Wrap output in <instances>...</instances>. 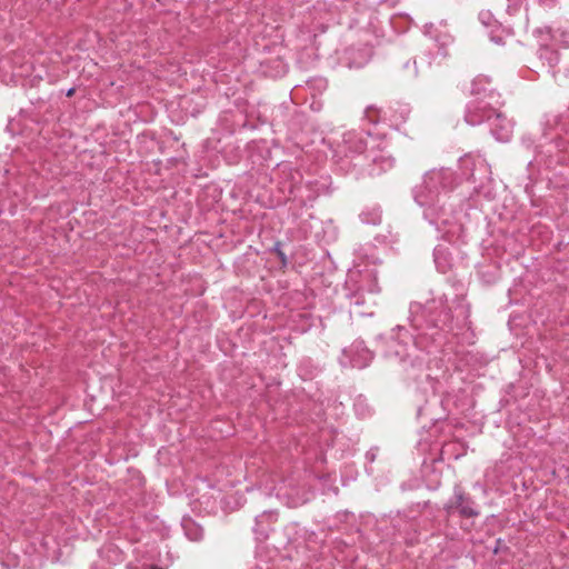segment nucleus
I'll return each mask as SVG.
<instances>
[{"label":"nucleus","mask_w":569,"mask_h":569,"mask_svg":"<svg viewBox=\"0 0 569 569\" xmlns=\"http://www.w3.org/2000/svg\"><path fill=\"white\" fill-rule=\"evenodd\" d=\"M443 509L448 516L459 513L463 518H472L479 515L475 501L460 486L455 487L453 495Z\"/></svg>","instance_id":"f257e3e1"},{"label":"nucleus","mask_w":569,"mask_h":569,"mask_svg":"<svg viewBox=\"0 0 569 569\" xmlns=\"http://www.w3.org/2000/svg\"><path fill=\"white\" fill-rule=\"evenodd\" d=\"M495 116L498 117V113L493 106L483 99H479L468 108L466 120L476 126L485 120H490Z\"/></svg>","instance_id":"f03ea898"},{"label":"nucleus","mask_w":569,"mask_h":569,"mask_svg":"<svg viewBox=\"0 0 569 569\" xmlns=\"http://www.w3.org/2000/svg\"><path fill=\"white\" fill-rule=\"evenodd\" d=\"M342 148L346 156L361 154L367 149V141L362 132L348 131L342 138Z\"/></svg>","instance_id":"7ed1b4c3"},{"label":"nucleus","mask_w":569,"mask_h":569,"mask_svg":"<svg viewBox=\"0 0 569 569\" xmlns=\"http://www.w3.org/2000/svg\"><path fill=\"white\" fill-rule=\"evenodd\" d=\"M459 168L461 176L468 181L478 182L480 179L476 174V170L480 168L483 172L486 171V164L481 159H475L471 156H465L459 160Z\"/></svg>","instance_id":"20e7f679"},{"label":"nucleus","mask_w":569,"mask_h":569,"mask_svg":"<svg viewBox=\"0 0 569 569\" xmlns=\"http://www.w3.org/2000/svg\"><path fill=\"white\" fill-rule=\"evenodd\" d=\"M348 66L350 68H362L366 66L372 57V48L363 46L361 48H350L347 51Z\"/></svg>","instance_id":"39448f33"},{"label":"nucleus","mask_w":569,"mask_h":569,"mask_svg":"<svg viewBox=\"0 0 569 569\" xmlns=\"http://www.w3.org/2000/svg\"><path fill=\"white\" fill-rule=\"evenodd\" d=\"M433 260L436 263L437 269L446 273L451 269V254L449 252V249L443 246L442 243L438 244L433 250Z\"/></svg>","instance_id":"423d86ee"},{"label":"nucleus","mask_w":569,"mask_h":569,"mask_svg":"<svg viewBox=\"0 0 569 569\" xmlns=\"http://www.w3.org/2000/svg\"><path fill=\"white\" fill-rule=\"evenodd\" d=\"M487 84H491V80L486 76H479L476 78V80L472 83V92L476 94H483V97L487 96V91L492 93L495 89H488Z\"/></svg>","instance_id":"0eeeda50"},{"label":"nucleus","mask_w":569,"mask_h":569,"mask_svg":"<svg viewBox=\"0 0 569 569\" xmlns=\"http://www.w3.org/2000/svg\"><path fill=\"white\" fill-rule=\"evenodd\" d=\"M479 20L487 28L492 27L496 23L495 16L488 10H483L479 13Z\"/></svg>","instance_id":"6e6552de"},{"label":"nucleus","mask_w":569,"mask_h":569,"mask_svg":"<svg viewBox=\"0 0 569 569\" xmlns=\"http://www.w3.org/2000/svg\"><path fill=\"white\" fill-rule=\"evenodd\" d=\"M371 161L373 163H380L381 168L383 170L391 168L393 166V162H395V160L392 158H390V157H380V158L372 157Z\"/></svg>","instance_id":"1a4fd4ad"},{"label":"nucleus","mask_w":569,"mask_h":569,"mask_svg":"<svg viewBox=\"0 0 569 569\" xmlns=\"http://www.w3.org/2000/svg\"><path fill=\"white\" fill-rule=\"evenodd\" d=\"M187 536L190 540L199 541L203 537V530L192 525V528L187 529Z\"/></svg>","instance_id":"9d476101"},{"label":"nucleus","mask_w":569,"mask_h":569,"mask_svg":"<svg viewBox=\"0 0 569 569\" xmlns=\"http://www.w3.org/2000/svg\"><path fill=\"white\" fill-rule=\"evenodd\" d=\"M272 251L277 254V257L280 259L281 264L286 267L288 264V259L286 253L281 250V243L277 242L272 249Z\"/></svg>","instance_id":"9b49d317"},{"label":"nucleus","mask_w":569,"mask_h":569,"mask_svg":"<svg viewBox=\"0 0 569 569\" xmlns=\"http://www.w3.org/2000/svg\"><path fill=\"white\" fill-rule=\"evenodd\" d=\"M480 277H481V280L487 283V284H493L496 282V277L493 273H486V272H480Z\"/></svg>","instance_id":"f8f14e48"},{"label":"nucleus","mask_w":569,"mask_h":569,"mask_svg":"<svg viewBox=\"0 0 569 569\" xmlns=\"http://www.w3.org/2000/svg\"><path fill=\"white\" fill-rule=\"evenodd\" d=\"M489 37H490V39H491L493 42H497V41H498L497 37L495 36L493 30H491V31L489 32Z\"/></svg>","instance_id":"ddd939ff"},{"label":"nucleus","mask_w":569,"mask_h":569,"mask_svg":"<svg viewBox=\"0 0 569 569\" xmlns=\"http://www.w3.org/2000/svg\"><path fill=\"white\" fill-rule=\"evenodd\" d=\"M74 91H76V89H74V88H70V89H68V91H67L66 96H67V97H72V96L74 94Z\"/></svg>","instance_id":"4468645a"},{"label":"nucleus","mask_w":569,"mask_h":569,"mask_svg":"<svg viewBox=\"0 0 569 569\" xmlns=\"http://www.w3.org/2000/svg\"><path fill=\"white\" fill-rule=\"evenodd\" d=\"M295 190H296V186H295V184H291V186H290V189H289V193H290L291 196H295Z\"/></svg>","instance_id":"2eb2a0df"},{"label":"nucleus","mask_w":569,"mask_h":569,"mask_svg":"<svg viewBox=\"0 0 569 569\" xmlns=\"http://www.w3.org/2000/svg\"><path fill=\"white\" fill-rule=\"evenodd\" d=\"M492 552H493L495 555H497V553H498V540L496 541V545H495V546H493V548H492Z\"/></svg>","instance_id":"dca6fc26"},{"label":"nucleus","mask_w":569,"mask_h":569,"mask_svg":"<svg viewBox=\"0 0 569 569\" xmlns=\"http://www.w3.org/2000/svg\"><path fill=\"white\" fill-rule=\"evenodd\" d=\"M371 110H375V107H373V106H369V107L366 109V113L368 114Z\"/></svg>","instance_id":"f3484780"},{"label":"nucleus","mask_w":569,"mask_h":569,"mask_svg":"<svg viewBox=\"0 0 569 569\" xmlns=\"http://www.w3.org/2000/svg\"><path fill=\"white\" fill-rule=\"evenodd\" d=\"M445 223V220H441L440 222L437 221V226H440V224H443Z\"/></svg>","instance_id":"a211bd4d"}]
</instances>
